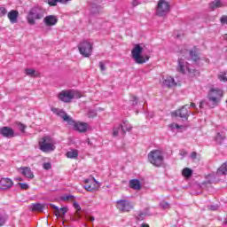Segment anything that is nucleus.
<instances>
[{
    "mask_svg": "<svg viewBox=\"0 0 227 227\" xmlns=\"http://www.w3.org/2000/svg\"><path fill=\"white\" fill-rule=\"evenodd\" d=\"M223 97H224V91L217 87H212L207 92V106L214 109L217 107L221 102Z\"/></svg>",
    "mask_w": 227,
    "mask_h": 227,
    "instance_id": "nucleus-1",
    "label": "nucleus"
},
{
    "mask_svg": "<svg viewBox=\"0 0 227 227\" xmlns=\"http://www.w3.org/2000/svg\"><path fill=\"white\" fill-rule=\"evenodd\" d=\"M148 161L155 168H162L164 166V153L159 149L151 151L147 155Z\"/></svg>",
    "mask_w": 227,
    "mask_h": 227,
    "instance_id": "nucleus-2",
    "label": "nucleus"
},
{
    "mask_svg": "<svg viewBox=\"0 0 227 227\" xmlns=\"http://www.w3.org/2000/svg\"><path fill=\"white\" fill-rule=\"evenodd\" d=\"M44 15H45V9L36 6L30 9L27 16V20L30 26H35V24H36L35 20H40L43 19Z\"/></svg>",
    "mask_w": 227,
    "mask_h": 227,
    "instance_id": "nucleus-3",
    "label": "nucleus"
},
{
    "mask_svg": "<svg viewBox=\"0 0 227 227\" xmlns=\"http://www.w3.org/2000/svg\"><path fill=\"white\" fill-rule=\"evenodd\" d=\"M38 145L41 152H44V153H49V152H54L56 150V143L50 136H44L40 138Z\"/></svg>",
    "mask_w": 227,
    "mask_h": 227,
    "instance_id": "nucleus-4",
    "label": "nucleus"
},
{
    "mask_svg": "<svg viewBox=\"0 0 227 227\" xmlns=\"http://www.w3.org/2000/svg\"><path fill=\"white\" fill-rule=\"evenodd\" d=\"M143 54V47L139 44H136L133 50L131 51V56L135 62L137 63V65H143L144 63H146L148 59H150V56L148 55H142Z\"/></svg>",
    "mask_w": 227,
    "mask_h": 227,
    "instance_id": "nucleus-5",
    "label": "nucleus"
},
{
    "mask_svg": "<svg viewBox=\"0 0 227 227\" xmlns=\"http://www.w3.org/2000/svg\"><path fill=\"white\" fill-rule=\"evenodd\" d=\"M78 49L82 56L84 58H90L93 52V44L88 41H83L79 44Z\"/></svg>",
    "mask_w": 227,
    "mask_h": 227,
    "instance_id": "nucleus-6",
    "label": "nucleus"
},
{
    "mask_svg": "<svg viewBox=\"0 0 227 227\" xmlns=\"http://www.w3.org/2000/svg\"><path fill=\"white\" fill-rule=\"evenodd\" d=\"M188 72L190 75H199L200 71L196 69H191L189 66H187V62L184 61V59H179L178 60V67H177V72H181V74H185V72Z\"/></svg>",
    "mask_w": 227,
    "mask_h": 227,
    "instance_id": "nucleus-7",
    "label": "nucleus"
},
{
    "mask_svg": "<svg viewBox=\"0 0 227 227\" xmlns=\"http://www.w3.org/2000/svg\"><path fill=\"white\" fill-rule=\"evenodd\" d=\"M169 10V3L166 2V0H159L156 9V15L159 17H164V15H168Z\"/></svg>",
    "mask_w": 227,
    "mask_h": 227,
    "instance_id": "nucleus-8",
    "label": "nucleus"
},
{
    "mask_svg": "<svg viewBox=\"0 0 227 227\" xmlns=\"http://www.w3.org/2000/svg\"><path fill=\"white\" fill-rule=\"evenodd\" d=\"M58 98L60 99L61 102L68 104L75 98V92L74 90H62L59 93Z\"/></svg>",
    "mask_w": 227,
    "mask_h": 227,
    "instance_id": "nucleus-9",
    "label": "nucleus"
},
{
    "mask_svg": "<svg viewBox=\"0 0 227 227\" xmlns=\"http://www.w3.org/2000/svg\"><path fill=\"white\" fill-rule=\"evenodd\" d=\"M116 208L120 212H130L134 208V206L128 200H120L116 202Z\"/></svg>",
    "mask_w": 227,
    "mask_h": 227,
    "instance_id": "nucleus-10",
    "label": "nucleus"
},
{
    "mask_svg": "<svg viewBox=\"0 0 227 227\" xmlns=\"http://www.w3.org/2000/svg\"><path fill=\"white\" fill-rule=\"evenodd\" d=\"M52 113L62 118L64 121H67V125H74V119L67 115L65 111L59 108H51Z\"/></svg>",
    "mask_w": 227,
    "mask_h": 227,
    "instance_id": "nucleus-11",
    "label": "nucleus"
},
{
    "mask_svg": "<svg viewBox=\"0 0 227 227\" xmlns=\"http://www.w3.org/2000/svg\"><path fill=\"white\" fill-rule=\"evenodd\" d=\"M84 184V189L85 191H88V192H95L96 191H98V188L100 187L98 182L95 179H85Z\"/></svg>",
    "mask_w": 227,
    "mask_h": 227,
    "instance_id": "nucleus-12",
    "label": "nucleus"
},
{
    "mask_svg": "<svg viewBox=\"0 0 227 227\" xmlns=\"http://www.w3.org/2000/svg\"><path fill=\"white\" fill-rule=\"evenodd\" d=\"M13 187V181L8 177H2L0 179V191H8Z\"/></svg>",
    "mask_w": 227,
    "mask_h": 227,
    "instance_id": "nucleus-13",
    "label": "nucleus"
},
{
    "mask_svg": "<svg viewBox=\"0 0 227 227\" xmlns=\"http://www.w3.org/2000/svg\"><path fill=\"white\" fill-rule=\"evenodd\" d=\"M0 134L4 137L11 139V137H15V131L11 127L4 126L0 128Z\"/></svg>",
    "mask_w": 227,
    "mask_h": 227,
    "instance_id": "nucleus-14",
    "label": "nucleus"
},
{
    "mask_svg": "<svg viewBox=\"0 0 227 227\" xmlns=\"http://www.w3.org/2000/svg\"><path fill=\"white\" fill-rule=\"evenodd\" d=\"M69 125L74 126V129L77 132H80L82 134H84V132H88V127L89 126H88V123H86V122H81V121L75 122V121H74V123L69 124Z\"/></svg>",
    "mask_w": 227,
    "mask_h": 227,
    "instance_id": "nucleus-15",
    "label": "nucleus"
},
{
    "mask_svg": "<svg viewBox=\"0 0 227 227\" xmlns=\"http://www.w3.org/2000/svg\"><path fill=\"white\" fill-rule=\"evenodd\" d=\"M19 173L23 175V176H26V178H29L30 180H33L35 178V175L33 174V171H31V168L29 167H20L18 168Z\"/></svg>",
    "mask_w": 227,
    "mask_h": 227,
    "instance_id": "nucleus-16",
    "label": "nucleus"
},
{
    "mask_svg": "<svg viewBox=\"0 0 227 227\" xmlns=\"http://www.w3.org/2000/svg\"><path fill=\"white\" fill-rule=\"evenodd\" d=\"M172 116H179V118H184V120H187L189 118V110L185 108V106H183L179 110H176L172 114Z\"/></svg>",
    "mask_w": 227,
    "mask_h": 227,
    "instance_id": "nucleus-17",
    "label": "nucleus"
},
{
    "mask_svg": "<svg viewBox=\"0 0 227 227\" xmlns=\"http://www.w3.org/2000/svg\"><path fill=\"white\" fill-rule=\"evenodd\" d=\"M51 208L54 210V214L56 217H63L67 212H68V208L67 207H62V208H58L54 204H50Z\"/></svg>",
    "mask_w": 227,
    "mask_h": 227,
    "instance_id": "nucleus-18",
    "label": "nucleus"
},
{
    "mask_svg": "<svg viewBox=\"0 0 227 227\" xmlns=\"http://www.w3.org/2000/svg\"><path fill=\"white\" fill-rule=\"evenodd\" d=\"M43 22H44L45 26H48L49 27H51L52 26H56V24H58V17H56L54 15L46 16L43 19Z\"/></svg>",
    "mask_w": 227,
    "mask_h": 227,
    "instance_id": "nucleus-19",
    "label": "nucleus"
},
{
    "mask_svg": "<svg viewBox=\"0 0 227 227\" xmlns=\"http://www.w3.org/2000/svg\"><path fill=\"white\" fill-rule=\"evenodd\" d=\"M189 56L191 58L192 61H195V63L200 61V57L199 48L194 46L192 50H190Z\"/></svg>",
    "mask_w": 227,
    "mask_h": 227,
    "instance_id": "nucleus-20",
    "label": "nucleus"
},
{
    "mask_svg": "<svg viewBox=\"0 0 227 227\" xmlns=\"http://www.w3.org/2000/svg\"><path fill=\"white\" fill-rule=\"evenodd\" d=\"M7 17L11 24H17L19 22V11L12 10L8 12Z\"/></svg>",
    "mask_w": 227,
    "mask_h": 227,
    "instance_id": "nucleus-21",
    "label": "nucleus"
},
{
    "mask_svg": "<svg viewBox=\"0 0 227 227\" xmlns=\"http://www.w3.org/2000/svg\"><path fill=\"white\" fill-rule=\"evenodd\" d=\"M129 187L134 191H139L141 190V182L137 179H131L129 181Z\"/></svg>",
    "mask_w": 227,
    "mask_h": 227,
    "instance_id": "nucleus-22",
    "label": "nucleus"
},
{
    "mask_svg": "<svg viewBox=\"0 0 227 227\" xmlns=\"http://www.w3.org/2000/svg\"><path fill=\"white\" fill-rule=\"evenodd\" d=\"M223 6L224 5L223 4V2L221 0H215L209 4V9L211 10V12H214V10L217 8H223Z\"/></svg>",
    "mask_w": 227,
    "mask_h": 227,
    "instance_id": "nucleus-23",
    "label": "nucleus"
},
{
    "mask_svg": "<svg viewBox=\"0 0 227 227\" xmlns=\"http://www.w3.org/2000/svg\"><path fill=\"white\" fill-rule=\"evenodd\" d=\"M120 130H121L122 136H125V128L123 125L120 124L118 127H115L113 129L114 137H117V136L120 134Z\"/></svg>",
    "mask_w": 227,
    "mask_h": 227,
    "instance_id": "nucleus-24",
    "label": "nucleus"
},
{
    "mask_svg": "<svg viewBox=\"0 0 227 227\" xmlns=\"http://www.w3.org/2000/svg\"><path fill=\"white\" fill-rule=\"evenodd\" d=\"M66 155L67 159H77V157H79V151H77V149H71Z\"/></svg>",
    "mask_w": 227,
    "mask_h": 227,
    "instance_id": "nucleus-25",
    "label": "nucleus"
},
{
    "mask_svg": "<svg viewBox=\"0 0 227 227\" xmlns=\"http://www.w3.org/2000/svg\"><path fill=\"white\" fill-rule=\"evenodd\" d=\"M44 207H45L44 205L41 203H35V204H32L31 210L32 212H43Z\"/></svg>",
    "mask_w": 227,
    "mask_h": 227,
    "instance_id": "nucleus-26",
    "label": "nucleus"
},
{
    "mask_svg": "<svg viewBox=\"0 0 227 227\" xmlns=\"http://www.w3.org/2000/svg\"><path fill=\"white\" fill-rule=\"evenodd\" d=\"M164 86H168V88H171V86H176V83H175V79L171 76L167 77L163 81Z\"/></svg>",
    "mask_w": 227,
    "mask_h": 227,
    "instance_id": "nucleus-27",
    "label": "nucleus"
},
{
    "mask_svg": "<svg viewBox=\"0 0 227 227\" xmlns=\"http://www.w3.org/2000/svg\"><path fill=\"white\" fill-rule=\"evenodd\" d=\"M182 175L184 178H191L192 176V169L184 168L182 171Z\"/></svg>",
    "mask_w": 227,
    "mask_h": 227,
    "instance_id": "nucleus-28",
    "label": "nucleus"
},
{
    "mask_svg": "<svg viewBox=\"0 0 227 227\" xmlns=\"http://www.w3.org/2000/svg\"><path fill=\"white\" fill-rule=\"evenodd\" d=\"M217 175H227V162L223 163L218 169Z\"/></svg>",
    "mask_w": 227,
    "mask_h": 227,
    "instance_id": "nucleus-29",
    "label": "nucleus"
},
{
    "mask_svg": "<svg viewBox=\"0 0 227 227\" xmlns=\"http://www.w3.org/2000/svg\"><path fill=\"white\" fill-rule=\"evenodd\" d=\"M36 71H35V69H31V68H28V69H26L25 70V74L26 75H29L30 77H38L40 75V74H35Z\"/></svg>",
    "mask_w": 227,
    "mask_h": 227,
    "instance_id": "nucleus-30",
    "label": "nucleus"
},
{
    "mask_svg": "<svg viewBox=\"0 0 227 227\" xmlns=\"http://www.w3.org/2000/svg\"><path fill=\"white\" fill-rule=\"evenodd\" d=\"M224 139H226V136H224V134H221L218 133L216 134L215 140L216 141V143H218V145H221V143H223V141H224Z\"/></svg>",
    "mask_w": 227,
    "mask_h": 227,
    "instance_id": "nucleus-31",
    "label": "nucleus"
},
{
    "mask_svg": "<svg viewBox=\"0 0 227 227\" xmlns=\"http://www.w3.org/2000/svg\"><path fill=\"white\" fill-rule=\"evenodd\" d=\"M68 1L70 0H51L49 2L50 6H56V4H58V3H62L63 4H65L66 3H68Z\"/></svg>",
    "mask_w": 227,
    "mask_h": 227,
    "instance_id": "nucleus-32",
    "label": "nucleus"
},
{
    "mask_svg": "<svg viewBox=\"0 0 227 227\" xmlns=\"http://www.w3.org/2000/svg\"><path fill=\"white\" fill-rule=\"evenodd\" d=\"M218 79L222 82H227V76H226V72H220L218 74Z\"/></svg>",
    "mask_w": 227,
    "mask_h": 227,
    "instance_id": "nucleus-33",
    "label": "nucleus"
},
{
    "mask_svg": "<svg viewBox=\"0 0 227 227\" xmlns=\"http://www.w3.org/2000/svg\"><path fill=\"white\" fill-rule=\"evenodd\" d=\"M62 201H75V197L73 195H65L61 198Z\"/></svg>",
    "mask_w": 227,
    "mask_h": 227,
    "instance_id": "nucleus-34",
    "label": "nucleus"
},
{
    "mask_svg": "<svg viewBox=\"0 0 227 227\" xmlns=\"http://www.w3.org/2000/svg\"><path fill=\"white\" fill-rule=\"evenodd\" d=\"M16 126L18 127L19 130H20L21 132H24V130H26L27 126L22 124L21 122H16Z\"/></svg>",
    "mask_w": 227,
    "mask_h": 227,
    "instance_id": "nucleus-35",
    "label": "nucleus"
},
{
    "mask_svg": "<svg viewBox=\"0 0 227 227\" xmlns=\"http://www.w3.org/2000/svg\"><path fill=\"white\" fill-rule=\"evenodd\" d=\"M18 185H20L22 191H27V189H29V185L26 183H19Z\"/></svg>",
    "mask_w": 227,
    "mask_h": 227,
    "instance_id": "nucleus-36",
    "label": "nucleus"
},
{
    "mask_svg": "<svg viewBox=\"0 0 227 227\" xmlns=\"http://www.w3.org/2000/svg\"><path fill=\"white\" fill-rule=\"evenodd\" d=\"M73 206L76 210L75 215L79 217V211L81 210V206L77 202H74Z\"/></svg>",
    "mask_w": 227,
    "mask_h": 227,
    "instance_id": "nucleus-37",
    "label": "nucleus"
},
{
    "mask_svg": "<svg viewBox=\"0 0 227 227\" xmlns=\"http://www.w3.org/2000/svg\"><path fill=\"white\" fill-rule=\"evenodd\" d=\"M97 116V112L95 110H90L88 113L89 118H95Z\"/></svg>",
    "mask_w": 227,
    "mask_h": 227,
    "instance_id": "nucleus-38",
    "label": "nucleus"
},
{
    "mask_svg": "<svg viewBox=\"0 0 227 227\" xmlns=\"http://www.w3.org/2000/svg\"><path fill=\"white\" fill-rule=\"evenodd\" d=\"M137 221H144L145 220V214L143 212H140L137 217H136Z\"/></svg>",
    "mask_w": 227,
    "mask_h": 227,
    "instance_id": "nucleus-39",
    "label": "nucleus"
},
{
    "mask_svg": "<svg viewBox=\"0 0 227 227\" xmlns=\"http://www.w3.org/2000/svg\"><path fill=\"white\" fill-rule=\"evenodd\" d=\"M4 223H6V216L0 215V226H4Z\"/></svg>",
    "mask_w": 227,
    "mask_h": 227,
    "instance_id": "nucleus-40",
    "label": "nucleus"
},
{
    "mask_svg": "<svg viewBox=\"0 0 227 227\" xmlns=\"http://www.w3.org/2000/svg\"><path fill=\"white\" fill-rule=\"evenodd\" d=\"M6 15V8L0 6V17H4Z\"/></svg>",
    "mask_w": 227,
    "mask_h": 227,
    "instance_id": "nucleus-41",
    "label": "nucleus"
},
{
    "mask_svg": "<svg viewBox=\"0 0 227 227\" xmlns=\"http://www.w3.org/2000/svg\"><path fill=\"white\" fill-rule=\"evenodd\" d=\"M123 123H124L123 128H124V129H125V133L127 132V130H128V131H129V130H132V127H130V125H129V124L127 123V121H124Z\"/></svg>",
    "mask_w": 227,
    "mask_h": 227,
    "instance_id": "nucleus-42",
    "label": "nucleus"
},
{
    "mask_svg": "<svg viewBox=\"0 0 227 227\" xmlns=\"http://www.w3.org/2000/svg\"><path fill=\"white\" fill-rule=\"evenodd\" d=\"M160 206L161 207V208H164V209L169 208V203L166 201L161 202Z\"/></svg>",
    "mask_w": 227,
    "mask_h": 227,
    "instance_id": "nucleus-43",
    "label": "nucleus"
},
{
    "mask_svg": "<svg viewBox=\"0 0 227 227\" xmlns=\"http://www.w3.org/2000/svg\"><path fill=\"white\" fill-rule=\"evenodd\" d=\"M99 68H100L101 72H104L106 70V62L100 61L99 62Z\"/></svg>",
    "mask_w": 227,
    "mask_h": 227,
    "instance_id": "nucleus-44",
    "label": "nucleus"
},
{
    "mask_svg": "<svg viewBox=\"0 0 227 227\" xmlns=\"http://www.w3.org/2000/svg\"><path fill=\"white\" fill-rule=\"evenodd\" d=\"M43 169L49 170V169H51V168H52V165H51L50 162H46L43 164Z\"/></svg>",
    "mask_w": 227,
    "mask_h": 227,
    "instance_id": "nucleus-45",
    "label": "nucleus"
},
{
    "mask_svg": "<svg viewBox=\"0 0 227 227\" xmlns=\"http://www.w3.org/2000/svg\"><path fill=\"white\" fill-rule=\"evenodd\" d=\"M220 22L221 24H227V16L226 15L222 16L220 19Z\"/></svg>",
    "mask_w": 227,
    "mask_h": 227,
    "instance_id": "nucleus-46",
    "label": "nucleus"
},
{
    "mask_svg": "<svg viewBox=\"0 0 227 227\" xmlns=\"http://www.w3.org/2000/svg\"><path fill=\"white\" fill-rule=\"evenodd\" d=\"M131 100L133 102V106H137V97L132 96Z\"/></svg>",
    "mask_w": 227,
    "mask_h": 227,
    "instance_id": "nucleus-47",
    "label": "nucleus"
},
{
    "mask_svg": "<svg viewBox=\"0 0 227 227\" xmlns=\"http://www.w3.org/2000/svg\"><path fill=\"white\" fill-rule=\"evenodd\" d=\"M198 153L196 152H192V154H191V159H196Z\"/></svg>",
    "mask_w": 227,
    "mask_h": 227,
    "instance_id": "nucleus-48",
    "label": "nucleus"
},
{
    "mask_svg": "<svg viewBox=\"0 0 227 227\" xmlns=\"http://www.w3.org/2000/svg\"><path fill=\"white\" fill-rule=\"evenodd\" d=\"M87 221H90V223H93V221H95V217L94 216H87Z\"/></svg>",
    "mask_w": 227,
    "mask_h": 227,
    "instance_id": "nucleus-49",
    "label": "nucleus"
},
{
    "mask_svg": "<svg viewBox=\"0 0 227 227\" xmlns=\"http://www.w3.org/2000/svg\"><path fill=\"white\" fill-rule=\"evenodd\" d=\"M173 129H182L184 126H180L178 124H172Z\"/></svg>",
    "mask_w": 227,
    "mask_h": 227,
    "instance_id": "nucleus-50",
    "label": "nucleus"
},
{
    "mask_svg": "<svg viewBox=\"0 0 227 227\" xmlns=\"http://www.w3.org/2000/svg\"><path fill=\"white\" fill-rule=\"evenodd\" d=\"M132 4L133 6H137V4H139V2L137 0H133Z\"/></svg>",
    "mask_w": 227,
    "mask_h": 227,
    "instance_id": "nucleus-51",
    "label": "nucleus"
},
{
    "mask_svg": "<svg viewBox=\"0 0 227 227\" xmlns=\"http://www.w3.org/2000/svg\"><path fill=\"white\" fill-rule=\"evenodd\" d=\"M205 104V100L200 102V108L203 109V105Z\"/></svg>",
    "mask_w": 227,
    "mask_h": 227,
    "instance_id": "nucleus-52",
    "label": "nucleus"
},
{
    "mask_svg": "<svg viewBox=\"0 0 227 227\" xmlns=\"http://www.w3.org/2000/svg\"><path fill=\"white\" fill-rule=\"evenodd\" d=\"M140 227H150V225L148 223H142Z\"/></svg>",
    "mask_w": 227,
    "mask_h": 227,
    "instance_id": "nucleus-53",
    "label": "nucleus"
},
{
    "mask_svg": "<svg viewBox=\"0 0 227 227\" xmlns=\"http://www.w3.org/2000/svg\"><path fill=\"white\" fill-rule=\"evenodd\" d=\"M14 180H16L17 182H22V178L21 177H16Z\"/></svg>",
    "mask_w": 227,
    "mask_h": 227,
    "instance_id": "nucleus-54",
    "label": "nucleus"
},
{
    "mask_svg": "<svg viewBox=\"0 0 227 227\" xmlns=\"http://www.w3.org/2000/svg\"><path fill=\"white\" fill-rule=\"evenodd\" d=\"M191 107H196V104H194V103H191Z\"/></svg>",
    "mask_w": 227,
    "mask_h": 227,
    "instance_id": "nucleus-55",
    "label": "nucleus"
}]
</instances>
